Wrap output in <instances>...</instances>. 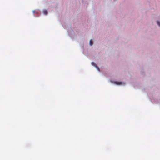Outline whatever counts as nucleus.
<instances>
[{
  "label": "nucleus",
  "mask_w": 160,
  "mask_h": 160,
  "mask_svg": "<svg viewBox=\"0 0 160 160\" xmlns=\"http://www.w3.org/2000/svg\"><path fill=\"white\" fill-rule=\"evenodd\" d=\"M122 82H117V81L114 82V83L117 85H121L122 84Z\"/></svg>",
  "instance_id": "obj_2"
},
{
  "label": "nucleus",
  "mask_w": 160,
  "mask_h": 160,
  "mask_svg": "<svg viewBox=\"0 0 160 160\" xmlns=\"http://www.w3.org/2000/svg\"><path fill=\"white\" fill-rule=\"evenodd\" d=\"M157 23L158 24V25L159 26L160 25V23H159V22L158 21H157Z\"/></svg>",
  "instance_id": "obj_5"
},
{
  "label": "nucleus",
  "mask_w": 160,
  "mask_h": 160,
  "mask_svg": "<svg viewBox=\"0 0 160 160\" xmlns=\"http://www.w3.org/2000/svg\"><path fill=\"white\" fill-rule=\"evenodd\" d=\"M43 13L45 14V15H47L48 13V12L47 11V10H45L43 11Z\"/></svg>",
  "instance_id": "obj_3"
},
{
  "label": "nucleus",
  "mask_w": 160,
  "mask_h": 160,
  "mask_svg": "<svg viewBox=\"0 0 160 160\" xmlns=\"http://www.w3.org/2000/svg\"><path fill=\"white\" fill-rule=\"evenodd\" d=\"M92 65L96 67L97 68V69L99 71V67L97 66V65H96V64L95 63H94V62H92Z\"/></svg>",
  "instance_id": "obj_1"
},
{
  "label": "nucleus",
  "mask_w": 160,
  "mask_h": 160,
  "mask_svg": "<svg viewBox=\"0 0 160 160\" xmlns=\"http://www.w3.org/2000/svg\"><path fill=\"white\" fill-rule=\"evenodd\" d=\"M89 44L90 45H93V42L92 40H90Z\"/></svg>",
  "instance_id": "obj_4"
}]
</instances>
